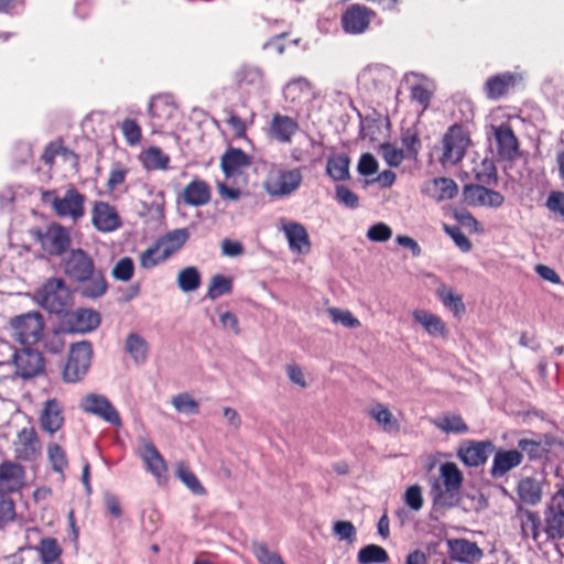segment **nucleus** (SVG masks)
<instances>
[{"label":"nucleus","mask_w":564,"mask_h":564,"mask_svg":"<svg viewBox=\"0 0 564 564\" xmlns=\"http://www.w3.org/2000/svg\"><path fill=\"white\" fill-rule=\"evenodd\" d=\"M129 170L123 166L120 162H115L111 166L109 177L107 181V188L109 191H115L118 186L122 185L126 182Z\"/></svg>","instance_id":"59"},{"label":"nucleus","mask_w":564,"mask_h":564,"mask_svg":"<svg viewBox=\"0 0 564 564\" xmlns=\"http://www.w3.org/2000/svg\"><path fill=\"white\" fill-rule=\"evenodd\" d=\"M469 139L462 126L449 127L443 137V153L440 159L443 165L457 164L465 155Z\"/></svg>","instance_id":"7"},{"label":"nucleus","mask_w":564,"mask_h":564,"mask_svg":"<svg viewBox=\"0 0 564 564\" xmlns=\"http://www.w3.org/2000/svg\"><path fill=\"white\" fill-rule=\"evenodd\" d=\"M91 223L101 232H111L121 227V219L116 207L102 200L94 203Z\"/></svg>","instance_id":"19"},{"label":"nucleus","mask_w":564,"mask_h":564,"mask_svg":"<svg viewBox=\"0 0 564 564\" xmlns=\"http://www.w3.org/2000/svg\"><path fill=\"white\" fill-rule=\"evenodd\" d=\"M282 230L288 239L289 248L296 253H308L311 240L306 228L296 221H284Z\"/></svg>","instance_id":"27"},{"label":"nucleus","mask_w":564,"mask_h":564,"mask_svg":"<svg viewBox=\"0 0 564 564\" xmlns=\"http://www.w3.org/2000/svg\"><path fill=\"white\" fill-rule=\"evenodd\" d=\"M401 143L406 159L416 160L421 149V140L417 133L412 129H406L402 132Z\"/></svg>","instance_id":"53"},{"label":"nucleus","mask_w":564,"mask_h":564,"mask_svg":"<svg viewBox=\"0 0 564 564\" xmlns=\"http://www.w3.org/2000/svg\"><path fill=\"white\" fill-rule=\"evenodd\" d=\"M212 188L209 184L200 178H194L185 185L181 194V200L188 206H204L210 202Z\"/></svg>","instance_id":"28"},{"label":"nucleus","mask_w":564,"mask_h":564,"mask_svg":"<svg viewBox=\"0 0 564 564\" xmlns=\"http://www.w3.org/2000/svg\"><path fill=\"white\" fill-rule=\"evenodd\" d=\"M436 295L456 317H460L466 312L463 297L454 292V290L445 284H441L436 290Z\"/></svg>","instance_id":"39"},{"label":"nucleus","mask_w":564,"mask_h":564,"mask_svg":"<svg viewBox=\"0 0 564 564\" xmlns=\"http://www.w3.org/2000/svg\"><path fill=\"white\" fill-rule=\"evenodd\" d=\"M62 264L65 275L76 282L85 279L95 267L93 258L80 248L72 249Z\"/></svg>","instance_id":"15"},{"label":"nucleus","mask_w":564,"mask_h":564,"mask_svg":"<svg viewBox=\"0 0 564 564\" xmlns=\"http://www.w3.org/2000/svg\"><path fill=\"white\" fill-rule=\"evenodd\" d=\"M383 137L382 121L379 118H365L360 124V138L370 143L380 142Z\"/></svg>","instance_id":"46"},{"label":"nucleus","mask_w":564,"mask_h":564,"mask_svg":"<svg viewBox=\"0 0 564 564\" xmlns=\"http://www.w3.org/2000/svg\"><path fill=\"white\" fill-rule=\"evenodd\" d=\"M413 319L419 323L430 336L442 338L448 336V328L445 322L435 314L425 310H415L413 312Z\"/></svg>","instance_id":"34"},{"label":"nucleus","mask_w":564,"mask_h":564,"mask_svg":"<svg viewBox=\"0 0 564 564\" xmlns=\"http://www.w3.org/2000/svg\"><path fill=\"white\" fill-rule=\"evenodd\" d=\"M435 425L446 433L463 434L468 431V426L460 415L444 416L441 421L435 422Z\"/></svg>","instance_id":"55"},{"label":"nucleus","mask_w":564,"mask_h":564,"mask_svg":"<svg viewBox=\"0 0 564 564\" xmlns=\"http://www.w3.org/2000/svg\"><path fill=\"white\" fill-rule=\"evenodd\" d=\"M234 83L238 89L247 93L259 90L263 87L264 74L260 67L243 65L235 72Z\"/></svg>","instance_id":"31"},{"label":"nucleus","mask_w":564,"mask_h":564,"mask_svg":"<svg viewBox=\"0 0 564 564\" xmlns=\"http://www.w3.org/2000/svg\"><path fill=\"white\" fill-rule=\"evenodd\" d=\"M224 111L227 115L226 123L231 128L234 135L237 139L245 138L247 133V122L230 109H225Z\"/></svg>","instance_id":"64"},{"label":"nucleus","mask_w":564,"mask_h":564,"mask_svg":"<svg viewBox=\"0 0 564 564\" xmlns=\"http://www.w3.org/2000/svg\"><path fill=\"white\" fill-rule=\"evenodd\" d=\"M17 376L29 379L44 370V359L40 351L31 348L15 350L12 355Z\"/></svg>","instance_id":"14"},{"label":"nucleus","mask_w":564,"mask_h":564,"mask_svg":"<svg viewBox=\"0 0 564 564\" xmlns=\"http://www.w3.org/2000/svg\"><path fill=\"white\" fill-rule=\"evenodd\" d=\"M251 552L260 564H285L281 555L263 542H252Z\"/></svg>","instance_id":"49"},{"label":"nucleus","mask_w":564,"mask_h":564,"mask_svg":"<svg viewBox=\"0 0 564 564\" xmlns=\"http://www.w3.org/2000/svg\"><path fill=\"white\" fill-rule=\"evenodd\" d=\"M47 457L52 465V469L63 476L64 469L68 465L66 452L64 451V448L56 443L48 444Z\"/></svg>","instance_id":"52"},{"label":"nucleus","mask_w":564,"mask_h":564,"mask_svg":"<svg viewBox=\"0 0 564 564\" xmlns=\"http://www.w3.org/2000/svg\"><path fill=\"white\" fill-rule=\"evenodd\" d=\"M15 518L14 501L0 494V529L12 522Z\"/></svg>","instance_id":"63"},{"label":"nucleus","mask_w":564,"mask_h":564,"mask_svg":"<svg viewBox=\"0 0 564 564\" xmlns=\"http://www.w3.org/2000/svg\"><path fill=\"white\" fill-rule=\"evenodd\" d=\"M232 288L234 282L231 278L223 274H215L210 279L206 297L214 301L223 295L230 294L232 292Z\"/></svg>","instance_id":"45"},{"label":"nucleus","mask_w":564,"mask_h":564,"mask_svg":"<svg viewBox=\"0 0 564 564\" xmlns=\"http://www.w3.org/2000/svg\"><path fill=\"white\" fill-rule=\"evenodd\" d=\"M519 452L525 454L530 460H538L545 457L547 449L540 442L531 438H521L518 441Z\"/></svg>","instance_id":"50"},{"label":"nucleus","mask_w":564,"mask_h":564,"mask_svg":"<svg viewBox=\"0 0 564 564\" xmlns=\"http://www.w3.org/2000/svg\"><path fill=\"white\" fill-rule=\"evenodd\" d=\"M142 165L148 171L166 170L170 163V156L159 147H149L140 155Z\"/></svg>","instance_id":"42"},{"label":"nucleus","mask_w":564,"mask_h":564,"mask_svg":"<svg viewBox=\"0 0 564 564\" xmlns=\"http://www.w3.org/2000/svg\"><path fill=\"white\" fill-rule=\"evenodd\" d=\"M372 15L373 11L366 7L351 6L341 17L343 28L347 33L360 34L368 29Z\"/></svg>","instance_id":"21"},{"label":"nucleus","mask_w":564,"mask_h":564,"mask_svg":"<svg viewBox=\"0 0 564 564\" xmlns=\"http://www.w3.org/2000/svg\"><path fill=\"white\" fill-rule=\"evenodd\" d=\"M252 164V156L239 148L229 147L220 158V167L226 177L240 174Z\"/></svg>","instance_id":"24"},{"label":"nucleus","mask_w":564,"mask_h":564,"mask_svg":"<svg viewBox=\"0 0 564 564\" xmlns=\"http://www.w3.org/2000/svg\"><path fill=\"white\" fill-rule=\"evenodd\" d=\"M79 406L85 413L95 415L111 425L121 426L122 424L119 412L105 395L96 393L86 394L80 400Z\"/></svg>","instance_id":"10"},{"label":"nucleus","mask_w":564,"mask_h":564,"mask_svg":"<svg viewBox=\"0 0 564 564\" xmlns=\"http://www.w3.org/2000/svg\"><path fill=\"white\" fill-rule=\"evenodd\" d=\"M124 348L137 365L145 362L149 345L143 337L135 333H130L126 338Z\"/></svg>","instance_id":"43"},{"label":"nucleus","mask_w":564,"mask_h":564,"mask_svg":"<svg viewBox=\"0 0 564 564\" xmlns=\"http://www.w3.org/2000/svg\"><path fill=\"white\" fill-rule=\"evenodd\" d=\"M404 503L413 511H420L423 507L422 488L419 485L410 486L403 497Z\"/></svg>","instance_id":"62"},{"label":"nucleus","mask_w":564,"mask_h":564,"mask_svg":"<svg viewBox=\"0 0 564 564\" xmlns=\"http://www.w3.org/2000/svg\"><path fill=\"white\" fill-rule=\"evenodd\" d=\"M368 414L384 432L397 434L400 431V423L393 413L382 403H375L368 409Z\"/></svg>","instance_id":"36"},{"label":"nucleus","mask_w":564,"mask_h":564,"mask_svg":"<svg viewBox=\"0 0 564 564\" xmlns=\"http://www.w3.org/2000/svg\"><path fill=\"white\" fill-rule=\"evenodd\" d=\"M302 181L303 175L300 167L280 170L268 177L264 183V188L271 196H289L301 186Z\"/></svg>","instance_id":"8"},{"label":"nucleus","mask_w":564,"mask_h":564,"mask_svg":"<svg viewBox=\"0 0 564 564\" xmlns=\"http://www.w3.org/2000/svg\"><path fill=\"white\" fill-rule=\"evenodd\" d=\"M93 358V346L83 340L70 346L66 364L63 369V379L68 383L80 381L87 373Z\"/></svg>","instance_id":"5"},{"label":"nucleus","mask_w":564,"mask_h":564,"mask_svg":"<svg viewBox=\"0 0 564 564\" xmlns=\"http://www.w3.org/2000/svg\"><path fill=\"white\" fill-rule=\"evenodd\" d=\"M142 460L148 470L158 479L159 482L167 479V465L152 442H144L140 452Z\"/></svg>","instance_id":"30"},{"label":"nucleus","mask_w":564,"mask_h":564,"mask_svg":"<svg viewBox=\"0 0 564 564\" xmlns=\"http://www.w3.org/2000/svg\"><path fill=\"white\" fill-rule=\"evenodd\" d=\"M121 132L129 145H137L141 142L142 130L134 119L127 118L120 124Z\"/></svg>","instance_id":"54"},{"label":"nucleus","mask_w":564,"mask_h":564,"mask_svg":"<svg viewBox=\"0 0 564 564\" xmlns=\"http://www.w3.org/2000/svg\"><path fill=\"white\" fill-rule=\"evenodd\" d=\"M516 521L521 529L523 539L531 538L538 544L543 543V525L538 512L519 507L516 513Z\"/></svg>","instance_id":"22"},{"label":"nucleus","mask_w":564,"mask_h":564,"mask_svg":"<svg viewBox=\"0 0 564 564\" xmlns=\"http://www.w3.org/2000/svg\"><path fill=\"white\" fill-rule=\"evenodd\" d=\"M42 249L50 256H62L70 246L69 231L57 223L51 224L44 232L37 234Z\"/></svg>","instance_id":"11"},{"label":"nucleus","mask_w":564,"mask_h":564,"mask_svg":"<svg viewBox=\"0 0 564 564\" xmlns=\"http://www.w3.org/2000/svg\"><path fill=\"white\" fill-rule=\"evenodd\" d=\"M463 480V473L455 463L446 462L442 464L440 479L434 481L431 489L433 505L441 508L456 506L459 501Z\"/></svg>","instance_id":"2"},{"label":"nucleus","mask_w":564,"mask_h":564,"mask_svg":"<svg viewBox=\"0 0 564 564\" xmlns=\"http://www.w3.org/2000/svg\"><path fill=\"white\" fill-rule=\"evenodd\" d=\"M25 480V468L19 463L6 459L0 463V494L9 497L19 492Z\"/></svg>","instance_id":"13"},{"label":"nucleus","mask_w":564,"mask_h":564,"mask_svg":"<svg viewBox=\"0 0 564 564\" xmlns=\"http://www.w3.org/2000/svg\"><path fill=\"white\" fill-rule=\"evenodd\" d=\"M189 238V231L186 228L174 229L158 238L155 241L163 252L166 260L183 248Z\"/></svg>","instance_id":"35"},{"label":"nucleus","mask_w":564,"mask_h":564,"mask_svg":"<svg viewBox=\"0 0 564 564\" xmlns=\"http://www.w3.org/2000/svg\"><path fill=\"white\" fill-rule=\"evenodd\" d=\"M17 462H34L42 453V444L34 427L21 429L12 443Z\"/></svg>","instance_id":"9"},{"label":"nucleus","mask_w":564,"mask_h":564,"mask_svg":"<svg viewBox=\"0 0 564 564\" xmlns=\"http://www.w3.org/2000/svg\"><path fill=\"white\" fill-rule=\"evenodd\" d=\"M521 80V76L512 72H503L487 78L484 85L486 97L499 100L508 96Z\"/></svg>","instance_id":"17"},{"label":"nucleus","mask_w":564,"mask_h":564,"mask_svg":"<svg viewBox=\"0 0 564 564\" xmlns=\"http://www.w3.org/2000/svg\"><path fill=\"white\" fill-rule=\"evenodd\" d=\"M39 554L41 564H50L61 558L63 549L56 538L45 536L42 538L39 544L34 547Z\"/></svg>","instance_id":"38"},{"label":"nucleus","mask_w":564,"mask_h":564,"mask_svg":"<svg viewBox=\"0 0 564 564\" xmlns=\"http://www.w3.org/2000/svg\"><path fill=\"white\" fill-rule=\"evenodd\" d=\"M134 273V263L130 257H123L118 260L111 271L113 279L127 282L132 279Z\"/></svg>","instance_id":"56"},{"label":"nucleus","mask_w":564,"mask_h":564,"mask_svg":"<svg viewBox=\"0 0 564 564\" xmlns=\"http://www.w3.org/2000/svg\"><path fill=\"white\" fill-rule=\"evenodd\" d=\"M14 338L22 345H34L43 335L44 322L39 312H30L11 321Z\"/></svg>","instance_id":"6"},{"label":"nucleus","mask_w":564,"mask_h":564,"mask_svg":"<svg viewBox=\"0 0 564 564\" xmlns=\"http://www.w3.org/2000/svg\"><path fill=\"white\" fill-rule=\"evenodd\" d=\"M410 97L412 101L417 102L423 110H426L433 98V91L422 84L411 86Z\"/></svg>","instance_id":"60"},{"label":"nucleus","mask_w":564,"mask_h":564,"mask_svg":"<svg viewBox=\"0 0 564 564\" xmlns=\"http://www.w3.org/2000/svg\"><path fill=\"white\" fill-rule=\"evenodd\" d=\"M543 539L542 542H555L564 538V513L557 512L546 506L543 513Z\"/></svg>","instance_id":"32"},{"label":"nucleus","mask_w":564,"mask_h":564,"mask_svg":"<svg viewBox=\"0 0 564 564\" xmlns=\"http://www.w3.org/2000/svg\"><path fill=\"white\" fill-rule=\"evenodd\" d=\"M458 193V186L453 178L435 177L424 182L422 194L436 202L453 199Z\"/></svg>","instance_id":"26"},{"label":"nucleus","mask_w":564,"mask_h":564,"mask_svg":"<svg viewBox=\"0 0 564 564\" xmlns=\"http://www.w3.org/2000/svg\"><path fill=\"white\" fill-rule=\"evenodd\" d=\"M172 404L177 412L198 414L199 404L188 393H178L172 399Z\"/></svg>","instance_id":"57"},{"label":"nucleus","mask_w":564,"mask_h":564,"mask_svg":"<svg viewBox=\"0 0 564 564\" xmlns=\"http://www.w3.org/2000/svg\"><path fill=\"white\" fill-rule=\"evenodd\" d=\"M380 150L386 163L391 167H398L406 159L404 151L395 148L392 143H381Z\"/></svg>","instance_id":"58"},{"label":"nucleus","mask_w":564,"mask_h":564,"mask_svg":"<svg viewBox=\"0 0 564 564\" xmlns=\"http://www.w3.org/2000/svg\"><path fill=\"white\" fill-rule=\"evenodd\" d=\"M495 451V444L489 441H468L458 449L459 459L469 467L484 465Z\"/></svg>","instance_id":"18"},{"label":"nucleus","mask_w":564,"mask_h":564,"mask_svg":"<svg viewBox=\"0 0 564 564\" xmlns=\"http://www.w3.org/2000/svg\"><path fill=\"white\" fill-rule=\"evenodd\" d=\"M78 282L82 283L83 295L90 299H96L104 295L108 288L102 271L96 270L95 267L91 270V273L87 274L85 279L79 280Z\"/></svg>","instance_id":"37"},{"label":"nucleus","mask_w":564,"mask_h":564,"mask_svg":"<svg viewBox=\"0 0 564 564\" xmlns=\"http://www.w3.org/2000/svg\"><path fill=\"white\" fill-rule=\"evenodd\" d=\"M350 160L347 154H334L327 160L326 173L335 182L346 181L349 174Z\"/></svg>","instance_id":"41"},{"label":"nucleus","mask_w":564,"mask_h":564,"mask_svg":"<svg viewBox=\"0 0 564 564\" xmlns=\"http://www.w3.org/2000/svg\"><path fill=\"white\" fill-rule=\"evenodd\" d=\"M100 325L98 312L89 308H78L67 313L63 321L64 329L67 333H89Z\"/></svg>","instance_id":"16"},{"label":"nucleus","mask_w":564,"mask_h":564,"mask_svg":"<svg viewBox=\"0 0 564 564\" xmlns=\"http://www.w3.org/2000/svg\"><path fill=\"white\" fill-rule=\"evenodd\" d=\"M517 492L521 501L529 505H536L542 498L541 484L533 477L522 478L517 486Z\"/></svg>","instance_id":"40"},{"label":"nucleus","mask_w":564,"mask_h":564,"mask_svg":"<svg viewBox=\"0 0 564 564\" xmlns=\"http://www.w3.org/2000/svg\"><path fill=\"white\" fill-rule=\"evenodd\" d=\"M299 128L300 126L295 119L285 115L274 113L269 123V135L280 143H290Z\"/></svg>","instance_id":"29"},{"label":"nucleus","mask_w":564,"mask_h":564,"mask_svg":"<svg viewBox=\"0 0 564 564\" xmlns=\"http://www.w3.org/2000/svg\"><path fill=\"white\" fill-rule=\"evenodd\" d=\"M175 476L197 496L206 495V489L198 480L197 476L192 471L189 465L185 462L176 463Z\"/></svg>","instance_id":"44"},{"label":"nucleus","mask_w":564,"mask_h":564,"mask_svg":"<svg viewBox=\"0 0 564 564\" xmlns=\"http://www.w3.org/2000/svg\"><path fill=\"white\" fill-rule=\"evenodd\" d=\"M447 552L451 560L466 564L479 562L484 556L482 550L476 542L464 538L447 540Z\"/></svg>","instance_id":"20"},{"label":"nucleus","mask_w":564,"mask_h":564,"mask_svg":"<svg viewBox=\"0 0 564 564\" xmlns=\"http://www.w3.org/2000/svg\"><path fill=\"white\" fill-rule=\"evenodd\" d=\"M39 424L41 430L50 435L62 430L65 424L63 402L56 398H51L43 402L39 414Z\"/></svg>","instance_id":"12"},{"label":"nucleus","mask_w":564,"mask_h":564,"mask_svg":"<svg viewBox=\"0 0 564 564\" xmlns=\"http://www.w3.org/2000/svg\"><path fill=\"white\" fill-rule=\"evenodd\" d=\"M444 231L454 240L455 245L464 252H468L471 250L470 240L464 235L460 227L458 226H449L447 224L443 225Z\"/></svg>","instance_id":"61"},{"label":"nucleus","mask_w":564,"mask_h":564,"mask_svg":"<svg viewBox=\"0 0 564 564\" xmlns=\"http://www.w3.org/2000/svg\"><path fill=\"white\" fill-rule=\"evenodd\" d=\"M357 560L359 564L386 563L389 555L382 546L369 544L360 549Z\"/></svg>","instance_id":"47"},{"label":"nucleus","mask_w":564,"mask_h":564,"mask_svg":"<svg viewBox=\"0 0 564 564\" xmlns=\"http://www.w3.org/2000/svg\"><path fill=\"white\" fill-rule=\"evenodd\" d=\"M200 274L195 267H186L177 274V285L183 292H193L200 285Z\"/></svg>","instance_id":"48"},{"label":"nucleus","mask_w":564,"mask_h":564,"mask_svg":"<svg viewBox=\"0 0 564 564\" xmlns=\"http://www.w3.org/2000/svg\"><path fill=\"white\" fill-rule=\"evenodd\" d=\"M492 130L499 156L506 160L514 159L519 151V142L512 128L508 123H502L492 126Z\"/></svg>","instance_id":"25"},{"label":"nucleus","mask_w":564,"mask_h":564,"mask_svg":"<svg viewBox=\"0 0 564 564\" xmlns=\"http://www.w3.org/2000/svg\"><path fill=\"white\" fill-rule=\"evenodd\" d=\"M41 199L44 204H50L59 218H69L77 223L85 216L86 196L74 186H69L63 196L56 189L43 191Z\"/></svg>","instance_id":"3"},{"label":"nucleus","mask_w":564,"mask_h":564,"mask_svg":"<svg viewBox=\"0 0 564 564\" xmlns=\"http://www.w3.org/2000/svg\"><path fill=\"white\" fill-rule=\"evenodd\" d=\"M139 260L140 267L149 270L166 261V258H163L162 249L155 241L153 245L141 252Z\"/></svg>","instance_id":"51"},{"label":"nucleus","mask_w":564,"mask_h":564,"mask_svg":"<svg viewBox=\"0 0 564 564\" xmlns=\"http://www.w3.org/2000/svg\"><path fill=\"white\" fill-rule=\"evenodd\" d=\"M148 111L153 129H162L174 117L176 106L170 96L158 95L151 99Z\"/></svg>","instance_id":"23"},{"label":"nucleus","mask_w":564,"mask_h":564,"mask_svg":"<svg viewBox=\"0 0 564 564\" xmlns=\"http://www.w3.org/2000/svg\"><path fill=\"white\" fill-rule=\"evenodd\" d=\"M36 299L48 312L61 314L72 304L73 294L63 279L52 278L36 291Z\"/></svg>","instance_id":"4"},{"label":"nucleus","mask_w":564,"mask_h":564,"mask_svg":"<svg viewBox=\"0 0 564 564\" xmlns=\"http://www.w3.org/2000/svg\"><path fill=\"white\" fill-rule=\"evenodd\" d=\"M523 460V455L517 449H500L495 454L490 475L494 478L505 476L512 468L519 466Z\"/></svg>","instance_id":"33"},{"label":"nucleus","mask_w":564,"mask_h":564,"mask_svg":"<svg viewBox=\"0 0 564 564\" xmlns=\"http://www.w3.org/2000/svg\"><path fill=\"white\" fill-rule=\"evenodd\" d=\"M476 180L479 184H468L463 188L464 202L473 207L498 208L505 202L503 195L499 192L487 188L497 182L496 167L492 163H482V171L476 170Z\"/></svg>","instance_id":"1"}]
</instances>
